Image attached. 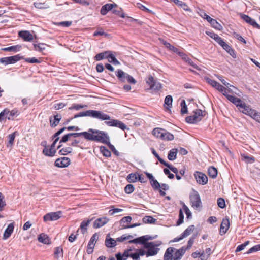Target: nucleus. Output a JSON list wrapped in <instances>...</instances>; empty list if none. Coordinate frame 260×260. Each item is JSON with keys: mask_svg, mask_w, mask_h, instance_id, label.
<instances>
[{"mask_svg": "<svg viewBox=\"0 0 260 260\" xmlns=\"http://www.w3.org/2000/svg\"><path fill=\"white\" fill-rule=\"evenodd\" d=\"M89 116L98 119L100 120H108L110 119V116L103 112L94 110H89L86 111L81 112L74 116V118L80 117Z\"/></svg>", "mask_w": 260, "mask_h": 260, "instance_id": "nucleus-1", "label": "nucleus"}, {"mask_svg": "<svg viewBox=\"0 0 260 260\" xmlns=\"http://www.w3.org/2000/svg\"><path fill=\"white\" fill-rule=\"evenodd\" d=\"M94 142H101L107 145L115 155H119V152L115 149V147L110 143L109 137L106 132L99 130Z\"/></svg>", "mask_w": 260, "mask_h": 260, "instance_id": "nucleus-2", "label": "nucleus"}, {"mask_svg": "<svg viewBox=\"0 0 260 260\" xmlns=\"http://www.w3.org/2000/svg\"><path fill=\"white\" fill-rule=\"evenodd\" d=\"M99 130L89 128L87 132H83L81 133H69L70 137H78L83 136L84 138L89 141H94L96 135Z\"/></svg>", "mask_w": 260, "mask_h": 260, "instance_id": "nucleus-3", "label": "nucleus"}, {"mask_svg": "<svg viewBox=\"0 0 260 260\" xmlns=\"http://www.w3.org/2000/svg\"><path fill=\"white\" fill-rule=\"evenodd\" d=\"M189 199L191 206L195 209H198L202 207V202L199 193L195 190H193L189 196Z\"/></svg>", "mask_w": 260, "mask_h": 260, "instance_id": "nucleus-4", "label": "nucleus"}, {"mask_svg": "<svg viewBox=\"0 0 260 260\" xmlns=\"http://www.w3.org/2000/svg\"><path fill=\"white\" fill-rule=\"evenodd\" d=\"M23 58V56H20V54H17L12 56L3 57L0 58V62L8 65L9 64H13L21 59Z\"/></svg>", "mask_w": 260, "mask_h": 260, "instance_id": "nucleus-5", "label": "nucleus"}, {"mask_svg": "<svg viewBox=\"0 0 260 260\" xmlns=\"http://www.w3.org/2000/svg\"><path fill=\"white\" fill-rule=\"evenodd\" d=\"M206 80L208 83L217 89L219 91L221 92L223 94V93H224L227 90H228L229 92L231 91V89L230 88L226 89L225 87H224L223 86L214 80L210 79L209 78H207Z\"/></svg>", "mask_w": 260, "mask_h": 260, "instance_id": "nucleus-6", "label": "nucleus"}, {"mask_svg": "<svg viewBox=\"0 0 260 260\" xmlns=\"http://www.w3.org/2000/svg\"><path fill=\"white\" fill-rule=\"evenodd\" d=\"M146 82L149 85L150 89L159 90L162 88L161 84L151 75L148 77Z\"/></svg>", "mask_w": 260, "mask_h": 260, "instance_id": "nucleus-7", "label": "nucleus"}, {"mask_svg": "<svg viewBox=\"0 0 260 260\" xmlns=\"http://www.w3.org/2000/svg\"><path fill=\"white\" fill-rule=\"evenodd\" d=\"M109 120L110 121H106L105 122V123L108 126L117 127L123 131L126 129H129L128 128H127L126 125L124 123L118 120H110V119Z\"/></svg>", "mask_w": 260, "mask_h": 260, "instance_id": "nucleus-8", "label": "nucleus"}, {"mask_svg": "<svg viewBox=\"0 0 260 260\" xmlns=\"http://www.w3.org/2000/svg\"><path fill=\"white\" fill-rule=\"evenodd\" d=\"M61 211L50 212L44 215L43 219L44 221L57 220L61 217Z\"/></svg>", "mask_w": 260, "mask_h": 260, "instance_id": "nucleus-9", "label": "nucleus"}, {"mask_svg": "<svg viewBox=\"0 0 260 260\" xmlns=\"http://www.w3.org/2000/svg\"><path fill=\"white\" fill-rule=\"evenodd\" d=\"M194 177L197 182L200 184L205 185L208 182V178L207 176L200 172L196 171L194 173Z\"/></svg>", "mask_w": 260, "mask_h": 260, "instance_id": "nucleus-10", "label": "nucleus"}, {"mask_svg": "<svg viewBox=\"0 0 260 260\" xmlns=\"http://www.w3.org/2000/svg\"><path fill=\"white\" fill-rule=\"evenodd\" d=\"M240 16L241 18L247 23L252 26L254 28L260 29V25L255 21L254 19L244 14H240Z\"/></svg>", "mask_w": 260, "mask_h": 260, "instance_id": "nucleus-11", "label": "nucleus"}, {"mask_svg": "<svg viewBox=\"0 0 260 260\" xmlns=\"http://www.w3.org/2000/svg\"><path fill=\"white\" fill-rule=\"evenodd\" d=\"M109 221V219L106 216L99 218L94 221L93 224V227L94 229L100 228L107 224Z\"/></svg>", "mask_w": 260, "mask_h": 260, "instance_id": "nucleus-12", "label": "nucleus"}, {"mask_svg": "<svg viewBox=\"0 0 260 260\" xmlns=\"http://www.w3.org/2000/svg\"><path fill=\"white\" fill-rule=\"evenodd\" d=\"M70 163V158L64 157L57 159L55 161V166L57 167L63 168L68 166Z\"/></svg>", "mask_w": 260, "mask_h": 260, "instance_id": "nucleus-13", "label": "nucleus"}, {"mask_svg": "<svg viewBox=\"0 0 260 260\" xmlns=\"http://www.w3.org/2000/svg\"><path fill=\"white\" fill-rule=\"evenodd\" d=\"M239 107L243 109L241 111L245 114L251 117L254 115L253 113L254 112L255 110L251 109L250 106L247 105L245 102H243V103L240 105Z\"/></svg>", "mask_w": 260, "mask_h": 260, "instance_id": "nucleus-14", "label": "nucleus"}, {"mask_svg": "<svg viewBox=\"0 0 260 260\" xmlns=\"http://www.w3.org/2000/svg\"><path fill=\"white\" fill-rule=\"evenodd\" d=\"M230 227V222L228 218L223 219L222 221L220 224V234L221 235H224Z\"/></svg>", "mask_w": 260, "mask_h": 260, "instance_id": "nucleus-15", "label": "nucleus"}, {"mask_svg": "<svg viewBox=\"0 0 260 260\" xmlns=\"http://www.w3.org/2000/svg\"><path fill=\"white\" fill-rule=\"evenodd\" d=\"M223 95L227 98L230 101L236 105L237 107H239L240 105L243 103V101L239 98L228 94L226 91L224 93H223Z\"/></svg>", "mask_w": 260, "mask_h": 260, "instance_id": "nucleus-16", "label": "nucleus"}, {"mask_svg": "<svg viewBox=\"0 0 260 260\" xmlns=\"http://www.w3.org/2000/svg\"><path fill=\"white\" fill-rule=\"evenodd\" d=\"M117 7V5L113 4H106L103 6L101 9V14L102 15H105L109 11L112 10L113 8Z\"/></svg>", "mask_w": 260, "mask_h": 260, "instance_id": "nucleus-17", "label": "nucleus"}, {"mask_svg": "<svg viewBox=\"0 0 260 260\" xmlns=\"http://www.w3.org/2000/svg\"><path fill=\"white\" fill-rule=\"evenodd\" d=\"M132 251V249H128L125 250L123 254L118 252L115 254V257L117 260H126L129 257V252Z\"/></svg>", "mask_w": 260, "mask_h": 260, "instance_id": "nucleus-18", "label": "nucleus"}, {"mask_svg": "<svg viewBox=\"0 0 260 260\" xmlns=\"http://www.w3.org/2000/svg\"><path fill=\"white\" fill-rule=\"evenodd\" d=\"M19 36L22 38L25 41H31L33 40V35L27 30L20 31L19 32Z\"/></svg>", "mask_w": 260, "mask_h": 260, "instance_id": "nucleus-19", "label": "nucleus"}, {"mask_svg": "<svg viewBox=\"0 0 260 260\" xmlns=\"http://www.w3.org/2000/svg\"><path fill=\"white\" fill-rule=\"evenodd\" d=\"M185 252L184 246L182 247L179 249H177L174 254L173 260H180Z\"/></svg>", "mask_w": 260, "mask_h": 260, "instance_id": "nucleus-20", "label": "nucleus"}, {"mask_svg": "<svg viewBox=\"0 0 260 260\" xmlns=\"http://www.w3.org/2000/svg\"><path fill=\"white\" fill-rule=\"evenodd\" d=\"M224 50H225L233 58H236V55L234 50L231 47L223 41L221 44H219Z\"/></svg>", "mask_w": 260, "mask_h": 260, "instance_id": "nucleus-21", "label": "nucleus"}, {"mask_svg": "<svg viewBox=\"0 0 260 260\" xmlns=\"http://www.w3.org/2000/svg\"><path fill=\"white\" fill-rule=\"evenodd\" d=\"M163 44L167 48H169L170 50L174 52L177 53L179 54L181 56H182L183 58L186 59L185 57H184V56H185L183 52H180L178 51V50L177 48L174 47L172 45H171L169 43L167 42L166 41H163Z\"/></svg>", "mask_w": 260, "mask_h": 260, "instance_id": "nucleus-22", "label": "nucleus"}, {"mask_svg": "<svg viewBox=\"0 0 260 260\" xmlns=\"http://www.w3.org/2000/svg\"><path fill=\"white\" fill-rule=\"evenodd\" d=\"M205 113V111H203L201 109H196V111H194V115H192L193 117H194V120L196 122V123L200 121L203 117L205 116V114H203V113Z\"/></svg>", "mask_w": 260, "mask_h": 260, "instance_id": "nucleus-23", "label": "nucleus"}, {"mask_svg": "<svg viewBox=\"0 0 260 260\" xmlns=\"http://www.w3.org/2000/svg\"><path fill=\"white\" fill-rule=\"evenodd\" d=\"M14 228V226L13 223H11L8 225L3 235L4 239H7L10 237L12 232H13Z\"/></svg>", "mask_w": 260, "mask_h": 260, "instance_id": "nucleus-24", "label": "nucleus"}, {"mask_svg": "<svg viewBox=\"0 0 260 260\" xmlns=\"http://www.w3.org/2000/svg\"><path fill=\"white\" fill-rule=\"evenodd\" d=\"M175 248L173 247H169L167 249L164 256V260H173V253L174 252Z\"/></svg>", "mask_w": 260, "mask_h": 260, "instance_id": "nucleus-25", "label": "nucleus"}, {"mask_svg": "<svg viewBox=\"0 0 260 260\" xmlns=\"http://www.w3.org/2000/svg\"><path fill=\"white\" fill-rule=\"evenodd\" d=\"M93 219V218L89 219L87 220H84L81 223L80 229L81 233L83 234H84L87 232V226L89 225Z\"/></svg>", "mask_w": 260, "mask_h": 260, "instance_id": "nucleus-26", "label": "nucleus"}, {"mask_svg": "<svg viewBox=\"0 0 260 260\" xmlns=\"http://www.w3.org/2000/svg\"><path fill=\"white\" fill-rule=\"evenodd\" d=\"M116 76L119 81L125 82L128 74L124 72L122 70L119 69L116 72Z\"/></svg>", "mask_w": 260, "mask_h": 260, "instance_id": "nucleus-27", "label": "nucleus"}, {"mask_svg": "<svg viewBox=\"0 0 260 260\" xmlns=\"http://www.w3.org/2000/svg\"><path fill=\"white\" fill-rule=\"evenodd\" d=\"M116 240L109 237L107 235L105 239V245L108 248L114 247L116 245Z\"/></svg>", "mask_w": 260, "mask_h": 260, "instance_id": "nucleus-28", "label": "nucleus"}, {"mask_svg": "<svg viewBox=\"0 0 260 260\" xmlns=\"http://www.w3.org/2000/svg\"><path fill=\"white\" fill-rule=\"evenodd\" d=\"M176 5L182 8L184 10L189 12H191V10L188 7L187 5L184 2L179 0H171Z\"/></svg>", "mask_w": 260, "mask_h": 260, "instance_id": "nucleus-29", "label": "nucleus"}, {"mask_svg": "<svg viewBox=\"0 0 260 260\" xmlns=\"http://www.w3.org/2000/svg\"><path fill=\"white\" fill-rule=\"evenodd\" d=\"M38 241L45 244H49L50 243V239L48 235L42 233L38 237Z\"/></svg>", "mask_w": 260, "mask_h": 260, "instance_id": "nucleus-30", "label": "nucleus"}, {"mask_svg": "<svg viewBox=\"0 0 260 260\" xmlns=\"http://www.w3.org/2000/svg\"><path fill=\"white\" fill-rule=\"evenodd\" d=\"M21 48V46L20 45H17L15 46H12L8 47L2 48V50L8 52H16L19 51Z\"/></svg>", "mask_w": 260, "mask_h": 260, "instance_id": "nucleus-31", "label": "nucleus"}, {"mask_svg": "<svg viewBox=\"0 0 260 260\" xmlns=\"http://www.w3.org/2000/svg\"><path fill=\"white\" fill-rule=\"evenodd\" d=\"M165 130V129L159 127L155 128L152 131V134L157 138L161 139V137L164 136L163 133Z\"/></svg>", "mask_w": 260, "mask_h": 260, "instance_id": "nucleus-32", "label": "nucleus"}, {"mask_svg": "<svg viewBox=\"0 0 260 260\" xmlns=\"http://www.w3.org/2000/svg\"><path fill=\"white\" fill-rule=\"evenodd\" d=\"M178 150L176 148L172 149L168 153V158L170 160H174L176 158Z\"/></svg>", "mask_w": 260, "mask_h": 260, "instance_id": "nucleus-33", "label": "nucleus"}, {"mask_svg": "<svg viewBox=\"0 0 260 260\" xmlns=\"http://www.w3.org/2000/svg\"><path fill=\"white\" fill-rule=\"evenodd\" d=\"M163 135L164 136L161 137V139L164 141H172L174 139V135L170 133L165 130Z\"/></svg>", "mask_w": 260, "mask_h": 260, "instance_id": "nucleus-34", "label": "nucleus"}, {"mask_svg": "<svg viewBox=\"0 0 260 260\" xmlns=\"http://www.w3.org/2000/svg\"><path fill=\"white\" fill-rule=\"evenodd\" d=\"M111 53V51H105L100 53H99L96 54L95 56V59L96 60H101L104 58H108L107 55L108 54H110Z\"/></svg>", "mask_w": 260, "mask_h": 260, "instance_id": "nucleus-35", "label": "nucleus"}, {"mask_svg": "<svg viewBox=\"0 0 260 260\" xmlns=\"http://www.w3.org/2000/svg\"><path fill=\"white\" fill-rule=\"evenodd\" d=\"M208 175L209 176L212 178H215L217 175V170L216 168L213 166H211L208 168Z\"/></svg>", "mask_w": 260, "mask_h": 260, "instance_id": "nucleus-36", "label": "nucleus"}, {"mask_svg": "<svg viewBox=\"0 0 260 260\" xmlns=\"http://www.w3.org/2000/svg\"><path fill=\"white\" fill-rule=\"evenodd\" d=\"M56 153V150L52 148H44L43 150V153L46 155L48 156H53L55 155Z\"/></svg>", "mask_w": 260, "mask_h": 260, "instance_id": "nucleus-37", "label": "nucleus"}, {"mask_svg": "<svg viewBox=\"0 0 260 260\" xmlns=\"http://www.w3.org/2000/svg\"><path fill=\"white\" fill-rule=\"evenodd\" d=\"M160 249L157 247L149 248L147 250V257L154 256L156 255Z\"/></svg>", "mask_w": 260, "mask_h": 260, "instance_id": "nucleus-38", "label": "nucleus"}, {"mask_svg": "<svg viewBox=\"0 0 260 260\" xmlns=\"http://www.w3.org/2000/svg\"><path fill=\"white\" fill-rule=\"evenodd\" d=\"M194 225H189L181 234L182 237L184 238L189 236L192 232L194 230Z\"/></svg>", "mask_w": 260, "mask_h": 260, "instance_id": "nucleus-39", "label": "nucleus"}, {"mask_svg": "<svg viewBox=\"0 0 260 260\" xmlns=\"http://www.w3.org/2000/svg\"><path fill=\"white\" fill-rule=\"evenodd\" d=\"M34 5L36 8L40 9H46L50 7V6L45 3L35 2Z\"/></svg>", "mask_w": 260, "mask_h": 260, "instance_id": "nucleus-40", "label": "nucleus"}, {"mask_svg": "<svg viewBox=\"0 0 260 260\" xmlns=\"http://www.w3.org/2000/svg\"><path fill=\"white\" fill-rule=\"evenodd\" d=\"M173 102V98L171 95H167L165 99L164 102V106H167L168 107H166L168 109H169L172 107V103Z\"/></svg>", "mask_w": 260, "mask_h": 260, "instance_id": "nucleus-41", "label": "nucleus"}, {"mask_svg": "<svg viewBox=\"0 0 260 260\" xmlns=\"http://www.w3.org/2000/svg\"><path fill=\"white\" fill-rule=\"evenodd\" d=\"M107 56L109 62L112 63L114 65L120 64V62L115 58V57L111 53V52L110 54H108Z\"/></svg>", "mask_w": 260, "mask_h": 260, "instance_id": "nucleus-42", "label": "nucleus"}, {"mask_svg": "<svg viewBox=\"0 0 260 260\" xmlns=\"http://www.w3.org/2000/svg\"><path fill=\"white\" fill-rule=\"evenodd\" d=\"M143 222L145 223H154L156 219L151 216H145L143 218Z\"/></svg>", "mask_w": 260, "mask_h": 260, "instance_id": "nucleus-43", "label": "nucleus"}, {"mask_svg": "<svg viewBox=\"0 0 260 260\" xmlns=\"http://www.w3.org/2000/svg\"><path fill=\"white\" fill-rule=\"evenodd\" d=\"M100 151L102 152L103 155L107 157H110L111 155V152L105 147L102 146L100 148Z\"/></svg>", "mask_w": 260, "mask_h": 260, "instance_id": "nucleus-44", "label": "nucleus"}, {"mask_svg": "<svg viewBox=\"0 0 260 260\" xmlns=\"http://www.w3.org/2000/svg\"><path fill=\"white\" fill-rule=\"evenodd\" d=\"M132 217L129 216H125L123 217L120 220V224L121 226V229H122V225H126L125 223H129L132 221Z\"/></svg>", "mask_w": 260, "mask_h": 260, "instance_id": "nucleus-45", "label": "nucleus"}, {"mask_svg": "<svg viewBox=\"0 0 260 260\" xmlns=\"http://www.w3.org/2000/svg\"><path fill=\"white\" fill-rule=\"evenodd\" d=\"M19 114V112L17 110L14 109L12 111H9V113L7 115V118L8 120H13L14 116H17Z\"/></svg>", "mask_w": 260, "mask_h": 260, "instance_id": "nucleus-46", "label": "nucleus"}, {"mask_svg": "<svg viewBox=\"0 0 260 260\" xmlns=\"http://www.w3.org/2000/svg\"><path fill=\"white\" fill-rule=\"evenodd\" d=\"M73 149L71 147H65L60 149L59 154L61 155H65L72 152Z\"/></svg>", "mask_w": 260, "mask_h": 260, "instance_id": "nucleus-47", "label": "nucleus"}, {"mask_svg": "<svg viewBox=\"0 0 260 260\" xmlns=\"http://www.w3.org/2000/svg\"><path fill=\"white\" fill-rule=\"evenodd\" d=\"M128 182H136L138 180V176L136 174L131 173L127 177Z\"/></svg>", "mask_w": 260, "mask_h": 260, "instance_id": "nucleus-48", "label": "nucleus"}, {"mask_svg": "<svg viewBox=\"0 0 260 260\" xmlns=\"http://www.w3.org/2000/svg\"><path fill=\"white\" fill-rule=\"evenodd\" d=\"M98 236L97 233L94 234L92 236L91 238H90V240L88 243V245L89 246H93L94 247V246L95 244V242L98 240Z\"/></svg>", "mask_w": 260, "mask_h": 260, "instance_id": "nucleus-49", "label": "nucleus"}, {"mask_svg": "<svg viewBox=\"0 0 260 260\" xmlns=\"http://www.w3.org/2000/svg\"><path fill=\"white\" fill-rule=\"evenodd\" d=\"M211 25L214 27V28L217 30H221L222 29V26L220 24H219L215 19H213L211 22H210Z\"/></svg>", "mask_w": 260, "mask_h": 260, "instance_id": "nucleus-50", "label": "nucleus"}, {"mask_svg": "<svg viewBox=\"0 0 260 260\" xmlns=\"http://www.w3.org/2000/svg\"><path fill=\"white\" fill-rule=\"evenodd\" d=\"M45 46L46 44L43 43L34 44L35 50L39 52H43L45 49Z\"/></svg>", "mask_w": 260, "mask_h": 260, "instance_id": "nucleus-51", "label": "nucleus"}, {"mask_svg": "<svg viewBox=\"0 0 260 260\" xmlns=\"http://www.w3.org/2000/svg\"><path fill=\"white\" fill-rule=\"evenodd\" d=\"M196 235H192L190 238V239L188 241L187 246L185 247V251H186V250L189 249L191 247L192 244H193V243L194 242V239H196Z\"/></svg>", "mask_w": 260, "mask_h": 260, "instance_id": "nucleus-52", "label": "nucleus"}, {"mask_svg": "<svg viewBox=\"0 0 260 260\" xmlns=\"http://www.w3.org/2000/svg\"><path fill=\"white\" fill-rule=\"evenodd\" d=\"M181 114H184L187 113L188 110H187V105L186 104L185 101L184 100H183L181 102Z\"/></svg>", "mask_w": 260, "mask_h": 260, "instance_id": "nucleus-53", "label": "nucleus"}, {"mask_svg": "<svg viewBox=\"0 0 260 260\" xmlns=\"http://www.w3.org/2000/svg\"><path fill=\"white\" fill-rule=\"evenodd\" d=\"M160 245V243L159 244H155L154 242H146L144 245V248H146L147 249H149V248H155L156 246H158Z\"/></svg>", "mask_w": 260, "mask_h": 260, "instance_id": "nucleus-54", "label": "nucleus"}, {"mask_svg": "<svg viewBox=\"0 0 260 260\" xmlns=\"http://www.w3.org/2000/svg\"><path fill=\"white\" fill-rule=\"evenodd\" d=\"M150 183L154 189L158 190L160 189V184L155 179L151 181Z\"/></svg>", "mask_w": 260, "mask_h": 260, "instance_id": "nucleus-55", "label": "nucleus"}, {"mask_svg": "<svg viewBox=\"0 0 260 260\" xmlns=\"http://www.w3.org/2000/svg\"><path fill=\"white\" fill-rule=\"evenodd\" d=\"M72 23V21H62L59 22H55L54 24L57 26H62L63 27H69Z\"/></svg>", "mask_w": 260, "mask_h": 260, "instance_id": "nucleus-56", "label": "nucleus"}, {"mask_svg": "<svg viewBox=\"0 0 260 260\" xmlns=\"http://www.w3.org/2000/svg\"><path fill=\"white\" fill-rule=\"evenodd\" d=\"M134 186L132 184H128L124 188V191L125 193L130 194L134 191Z\"/></svg>", "mask_w": 260, "mask_h": 260, "instance_id": "nucleus-57", "label": "nucleus"}, {"mask_svg": "<svg viewBox=\"0 0 260 260\" xmlns=\"http://www.w3.org/2000/svg\"><path fill=\"white\" fill-rule=\"evenodd\" d=\"M184 221V215L182 209H180L179 213V219L177 222V225H180Z\"/></svg>", "mask_w": 260, "mask_h": 260, "instance_id": "nucleus-58", "label": "nucleus"}, {"mask_svg": "<svg viewBox=\"0 0 260 260\" xmlns=\"http://www.w3.org/2000/svg\"><path fill=\"white\" fill-rule=\"evenodd\" d=\"M164 166L168 167L170 170H171L173 173H174L175 174H177L178 173V169L176 167H173L172 165H170L168 162L165 161V164H163Z\"/></svg>", "mask_w": 260, "mask_h": 260, "instance_id": "nucleus-59", "label": "nucleus"}, {"mask_svg": "<svg viewBox=\"0 0 260 260\" xmlns=\"http://www.w3.org/2000/svg\"><path fill=\"white\" fill-rule=\"evenodd\" d=\"M151 152L152 154L157 158V159L158 160V161L161 164H165V161L160 157L158 153L156 152V151L155 150V149L153 148H151Z\"/></svg>", "mask_w": 260, "mask_h": 260, "instance_id": "nucleus-60", "label": "nucleus"}, {"mask_svg": "<svg viewBox=\"0 0 260 260\" xmlns=\"http://www.w3.org/2000/svg\"><path fill=\"white\" fill-rule=\"evenodd\" d=\"M260 250V244H258L254 246L253 247L250 248L247 252V254H250L254 252H256Z\"/></svg>", "mask_w": 260, "mask_h": 260, "instance_id": "nucleus-61", "label": "nucleus"}, {"mask_svg": "<svg viewBox=\"0 0 260 260\" xmlns=\"http://www.w3.org/2000/svg\"><path fill=\"white\" fill-rule=\"evenodd\" d=\"M211 37L215 40L219 44H221L223 41V40L216 34H212Z\"/></svg>", "mask_w": 260, "mask_h": 260, "instance_id": "nucleus-62", "label": "nucleus"}, {"mask_svg": "<svg viewBox=\"0 0 260 260\" xmlns=\"http://www.w3.org/2000/svg\"><path fill=\"white\" fill-rule=\"evenodd\" d=\"M25 60V61L27 62L31 63H40V61L36 58L35 57H32V58H23Z\"/></svg>", "mask_w": 260, "mask_h": 260, "instance_id": "nucleus-63", "label": "nucleus"}, {"mask_svg": "<svg viewBox=\"0 0 260 260\" xmlns=\"http://www.w3.org/2000/svg\"><path fill=\"white\" fill-rule=\"evenodd\" d=\"M253 114L254 115H252L251 117L255 121L260 123V113L255 110Z\"/></svg>", "mask_w": 260, "mask_h": 260, "instance_id": "nucleus-64", "label": "nucleus"}]
</instances>
